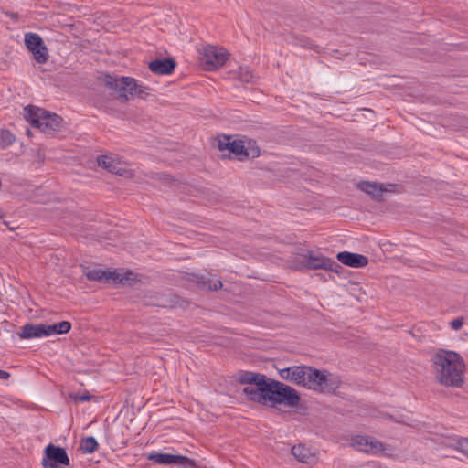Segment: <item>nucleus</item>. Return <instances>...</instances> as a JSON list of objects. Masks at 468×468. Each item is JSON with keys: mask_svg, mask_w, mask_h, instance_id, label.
Listing matches in <instances>:
<instances>
[{"mask_svg": "<svg viewBox=\"0 0 468 468\" xmlns=\"http://www.w3.org/2000/svg\"><path fill=\"white\" fill-rule=\"evenodd\" d=\"M24 116L34 128H37L41 133L48 135H54L58 132L63 121L56 113H50L32 105L24 108Z\"/></svg>", "mask_w": 468, "mask_h": 468, "instance_id": "obj_1", "label": "nucleus"}, {"mask_svg": "<svg viewBox=\"0 0 468 468\" xmlns=\"http://www.w3.org/2000/svg\"><path fill=\"white\" fill-rule=\"evenodd\" d=\"M103 83L106 87L119 93L120 98L126 101L134 97L145 98L148 95V88L139 85L135 79L130 77H113L105 75Z\"/></svg>", "mask_w": 468, "mask_h": 468, "instance_id": "obj_2", "label": "nucleus"}, {"mask_svg": "<svg viewBox=\"0 0 468 468\" xmlns=\"http://www.w3.org/2000/svg\"><path fill=\"white\" fill-rule=\"evenodd\" d=\"M300 400V395L293 388L269 378L265 390V405L270 402L271 406L283 404L293 408L298 406Z\"/></svg>", "mask_w": 468, "mask_h": 468, "instance_id": "obj_3", "label": "nucleus"}, {"mask_svg": "<svg viewBox=\"0 0 468 468\" xmlns=\"http://www.w3.org/2000/svg\"><path fill=\"white\" fill-rule=\"evenodd\" d=\"M303 387L309 389L320 390L322 392H334L338 385L335 381L328 378L322 371L312 367H306L304 369Z\"/></svg>", "mask_w": 468, "mask_h": 468, "instance_id": "obj_4", "label": "nucleus"}, {"mask_svg": "<svg viewBox=\"0 0 468 468\" xmlns=\"http://www.w3.org/2000/svg\"><path fill=\"white\" fill-rule=\"evenodd\" d=\"M229 56V54L225 48L207 45L201 52L200 60L205 70L212 71L222 67Z\"/></svg>", "mask_w": 468, "mask_h": 468, "instance_id": "obj_5", "label": "nucleus"}, {"mask_svg": "<svg viewBox=\"0 0 468 468\" xmlns=\"http://www.w3.org/2000/svg\"><path fill=\"white\" fill-rule=\"evenodd\" d=\"M41 463L44 468H65L69 465V458L64 448L49 443L44 449Z\"/></svg>", "mask_w": 468, "mask_h": 468, "instance_id": "obj_6", "label": "nucleus"}, {"mask_svg": "<svg viewBox=\"0 0 468 468\" xmlns=\"http://www.w3.org/2000/svg\"><path fill=\"white\" fill-rule=\"evenodd\" d=\"M435 371H444L446 368H452L455 371L456 368L464 367L462 357L459 354L453 351L444 349L438 350L431 358Z\"/></svg>", "mask_w": 468, "mask_h": 468, "instance_id": "obj_7", "label": "nucleus"}, {"mask_svg": "<svg viewBox=\"0 0 468 468\" xmlns=\"http://www.w3.org/2000/svg\"><path fill=\"white\" fill-rule=\"evenodd\" d=\"M147 458L161 465H176L179 468H198L195 460L183 455L153 452Z\"/></svg>", "mask_w": 468, "mask_h": 468, "instance_id": "obj_8", "label": "nucleus"}, {"mask_svg": "<svg viewBox=\"0 0 468 468\" xmlns=\"http://www.w3.org/2000/svg\"><path fill=\"white\" fill-rule=\"evenodd\" d=\"M25 44L27 49L33 54L34 59L39 63H46L48 58V50L43 39L36 33L25 35Z\"/></svg>", "mask_w": 468, "mask_h": 468, "instance_id": "obj_9", "label": "nucleus"}, {"mask_svg": "<svg viewBox=\"0 0 468 468\" xmlns=\"http://www.w3.org/2000/svg\"><path fill=\"white\" fill-rule=\"evenodd\" d=\"M351 446L357 451L370 454H378L387 449V446L376 438L363 435L353 437Z\"/></svg>", "mask_w": 468, "mask_h": 468, "instance_id": "obj_10", "label": "nucleus"}, {"mask_svg": "<svg viewBox=\"0 0 468 468\" xmlns=\"http://www.w3.org/2000/svg\"><path fill=\"white\" fill-rule=\"evenodd\" d=\"M307 270H324L339 273L342 266L330 258L307 250Z\"/></svg>", "mask_w": 468, "mask_h": 468, "instance_id": "obj_11", "label": "nucleus"}, {"mask_svg": "<svg viewBox=\"0 0 468 468\" xmlns=\"http://www.w3.org/2000/svg\"><path fill=\"white\" fill-rule=\"evenodd\" d=\"M464 367L456 368L455 371H452V368H446L442 371H435V378L436 380L446 387H461L463 379V372Z\"/></svg>", "mask_w": 468, "mask_h": 468, "instance_id": "obj_12", "label": "nucleus"}, {"mask_svg": "<svg viewBox=\"0 0 468 468\" xmlns=\"http://www.w3.org/2000/svg\"><path fill=\"white\" fill-rule=\"evenodd\" d=\"M336 259L344 265L352 268H361L368 264L367 257L349 251H341L336 254Z\"/></svg>", "mask_w": 468, "mask_h": 468, "instance_id": "obj_13", "label": "nucleus"}, {"mask_svg": "<svg viewBox=\"0 0 468 468\" xmlns=\"http://www.w3.org/2000/svg\"><path fill=\"white\" fill-rule=\"evenodd\" d=\"M176 67V61L172 58H156L149 63V69L152 72L159 75H169Z\"/></svg>", "mask_w": 468, "mask_h": 468, "instance_id": "obj_14", "label": "nucleus"}, {"mask_svg": "<svg viewBox=\"0 0 468 468\" xmlns=\"http://www.w3.org/2000/svg\"><path fill=\"white\" fill-rule=\"evenodd\" d=\"M305 366H293L280 370L282 378L292 382L296 385H302L304 382Z\"/></svg>", "mask_w": 468, "mask_h": 468, "instance_id": "obj_15", "label": "nucleus"}, {"mask_svg": "<svg viewBox=\"0 0 468 468\" xmlns=\"http://www.w3.org/2000/svg\"><path fill=\"white\" fill-rule=\"evenodd\" d=\"M193 281L203 291H217L222 287L221 281L211 273L194 275Z\"/></svg>", "mask_w": 468, "mask_h": 468, "instance_id": "obj_16", "label": "nucleus"}, {"mask_svg": "<svg viewBox=\"0 0 468 468\" xmlns=\"http://www.w3.org/2000/svg\"><path fill=\"white\" fill-rule=\"evenodd\" d=\"M266 385L267 381H261V383L254 384V386L245 387L242 392L248 399L265 405Z\"/></svg>", "mask_w": 468, "mask_h": 468, "instance_id": "obj_17", "label": "nucleus"}, {"mask_svg": "<svg viewBox=\"0 0 468 468\" xmlns=\"http://www.w3.org/2000/svg\"><path fill=\"white\" fill-rule=\"evenodd\" d=\"M18 336L21 339H32L46 336L45 324H26L21 327Z\"/></svg>", "mask_w": 468, "mask_h": 468, "instance_id": "obj_18", "label": "nucleus"}, {"mask_svg": "<svg viewBox=\"0 0 468 468\" xmlns=\"http://www.w3.org/2000/svg\"><path fill=\"white\" fill-rule=\"evenodd\" d=\"M97 163L99 166L116 175L122 176L125 172V169L122 166V164L110 155H99L97 158Z\"/></svg>", "mask_w": 468, "mask_h": 468, "instance_id": "obj_19", "label": "nucleus"}, {"mask_svg": "<svg viewBox=\"0 0 468 468\" xmlns=\"http://www.w3.org/2000/svg\"><path fill=\"white\" fill-rule=\"evenodd\" d=\"M358 188L378 201H381L383 199V194L388 191L383 184L371 183L368 181L360 182Z\"/></svg>", "mask_w": 468, "mask_h": 468, "instance_id": "obj_20", "label": "nucleus"}, {"mask_svg": "<svg viewBox=\"0 0 468 468\" xmlns=\"http://www.w3.org/2000/svg\"><path fill=\"white\" fill-rule=\"evenodd\" d=\"M172 294H159L157 292H151L144 295V303L145 305L149 306L167 308L172 306V301L170 300Z\"/></svg>", "mask_w": 468, "mask_h": 468, "instance_id": "obj_21", "label": "nucleus"}, {"mask_svg": "<svg viewBox=\"0 0 468 468\" xmlns=\"http://www.w3.org/2000/svg\"><path fill=\"white\" fill-rule=\"evenodd\" d=\"M237 380L243 385H254L261 383V381H268L269 378L261 373L242 371L237 377Z\"/></svg>", "mask_w": 468, "mask_h": 468, "instance_id": "obj_22", "label": "nucleus"}, {"mask_svg": "<svg viewBox=\"0 0 468 468\" xmlns=\"http://www.w3.org/2000/svg\"><path fill=\"white\" fill-rule=\"evenodd\" d=\"M292 454L300 462L304 463H314L315 456L313 454L309 448L304 445L299 444L292 448Z\"/></svg>", "mask_w": 468, "mask_h": 468, "instance_id": "obj_23", "label": "nucleus"}, {"mask_svg": "<svg viewBox=\"0 0 468 468\" xmlns=\"http://www.w3.org/2000/svg\"><path fill=\"white\" fill-rule=\"evenodd\" d=\"M46 336L52 335H62L69 332L71 324L68 321H62L54 324H45Z\"/></svg>", "mask_w": 468, "mask_h": 468, "instance_id": "obj_24", "label": "nucleus"}, {"mask_svg": "<svg viewBox=\"0 0 468 468\" xmlns=\"http://www.w3.org/2000/svg\"><path fill=\"white\" fill-rule=\"evenodd\" d=\"M111 271H103L101 269H92L88 270L86 271V277L90 281H97V282H109L112 280V277H109V273H111Z\"/></svg>", "mask_w": 468, "mask_h": 468, "instance_id": "obj_25", "label": "nucleus"}, {"mask_svg": "<svg viewBox=\"0 0 468 468\" xmlns=\"http://www.w3.org/2000/svg\"><path fill=\"white\" fill-rule=\"evenodd\" d=\"M109 277H112V280L115 282H119L122 284H130L131 281H133V272L131 271H127L124 273L119 272L117 270L112 271L111 273H109Z\"/></svg>", "mask_w": 468, "mask_h": 468, "instance_id": "obj_26", "label": "nucleus"}, {"mask_svg": "<svg viewBox=\"0 0 468 468\" xmlns=\"http://www.w3.org/2000/svg\"><path fill=\"white\" fill-rule=\"evenodd\" d=\"M98 442L92 436L85 437L80 441V449L84 453H92L98 449Z\"/></svg>", "mask_w": 468, "mask_h": 468, "instance_id": "obj_27", "label": "nucleus"}, {"mask_svg": "<svg viewBox=\"0 0 468 468\" xmlns=\"http://www.w3.org/2000/svg\"><path fill=\"white\" fill-rule=\"evenodd\" d=\"M307 250L304 253H299L292 256V259L290 260V263L292 265V268L295 270H302L306 269L307 270Z\"/></svg>", "mask_w": 468, "mask_h": 468, "instance_id": "obj_28", "label": "nucleus"}, {"mask_svg": "<svg viewBox=\"0 0 468 468\" xmlns=\"http://www.w3.org/2000/svg\"><path fill=\"white\" fill-rule=\"evenodd\" d=\"M229 153L234 154L235 155H244L249 156L247 149L245 148L242 141H230L229 150Z\"/></svg>", "mask_w": 468, "mask_h": 468, "instance_id": "obj_29", "label": "nucleus"}, {"mask_svg": "<svg viewBox=\"0 0 468 468\" xmlns=\"http://www.w3.org/2000/svg\"><path fill=\"white\" fill-rule=\"evenodd\" d=\"M15 141V135L8 130H2L0 133V144L2 147L11 145Z\"/></svg>", "mask_w": 468, "mask_h": 468, "instance_id": "obj_30", "label": "nucleus"}, {"mask_svg": "<svg viewBox=\"0 0 468 468\" xmlns=\"http://www.w3.org/2000/svg\"><path fill=\"white\" fill-rule=\"evenodd\" d=\"M254 76L253 73L248 69H240L238 74V79L241 82L250 83L252 82Z\"/></svg>", "mask_w": 468, "mask_h": 468, "instance_id": "obj_31", "label": "nucleus"}, {"mask_svg": "<svg viewBox=\"0 0 468 468\" xmlns=\"http://www.w3.org/2000/svg\"><path fill=\"white\" fill-rule=\"evenodd\" d=\"M231 137L229 135H221L218 137V147L220 151L229 150Z\"/></svg>", "mask_w": 468, "mask_h": 468, "instance_id": "obj_32", "label": "nucleus"}, {"mask_svg": "<svg viewBox=\"0 0 468 468\" xmlns=\"http://www.w3.org/2000/svg\"><path fill=\"white\" fill-rule=\"evenodd\" d=\"M459 450L468 456V438H463L458 441Z\"/></svg>", "mask_w": 468, "mask_h": 468, "instance_id": "obj_33", "label": "nucleus"}, {"mask_svg": "<svg viewBox=\"0 0 468 468\" xmlns=\"http://www.w3.org/2000/svg\"><path fill=\"white\" fill-rule=\"evenodd\" d=\"M463 324V318L458 317L451 321L450 325L453 330H459Z\"/></svg>", "mask_w": 468, "mask_h": 468, "instance_id": "obj_34", "label": "nucleus"}, {"mask_svg": "<svg viewBox=\"0 0 468 468\" xmlns=\"http://www.w3.org/2000/svg\"><path fill=\"white\" fill-rule=\"evenodd\" d=\"M301 45H302L303 47L307 48H311V49H314V50L318 51V50H317L318 46H316V45H313V44L311 43V41H310L309 39L305 38V37H304V38H303V39H301Z\"/></svg>", "mask_w": 468, "mask_h": 468, "instance_id": "obj_35", "label": "nucleus"}, {"mask_svg": "<svg viewBox=\"0 0 468 468\" xmlns=\"http://www.w3.org/2000/svg\"><path fill=\"white\" fill-rule=\"evenodd\" d=\"M90 399H91V396L89 394H84V395L75 397V399H77L79 401H89Z\"/></svg>", "mask_w": 468, "mask_h": 468, "instance_id": "obj_36", "label": "nucleus"}, {"mask_svg": "<svg viewBox=\"0 0 468 468\" xmlns=\"http://www.w3.org/2000/svg\"><path fill=\"white\" fill-rule=\"evenodd\" d=\"M10 377V374L7 371L0 370V378L7 379Z\"/></svg>", "mask_w": 468, "mask_h": 468, "instance_id": "obj_37", "label": "nucleus"}, {"mask_svg": "<svg viewBox=\"0 0 468 468\" xmlns=\"http://www.w3.org/2000/svg\"><path fill=\"white\" fill-rule=\"evenodd\" d=\"M10 230H14L16 227L15 226H11L10 223L8 221H4L3 222Z\"/></svg>", "mask_w": 468, "mask_h": 468, "instance_id": "obj_38", "label": "nucleus"}, {"mask_svg": "<svg viewBox=\"0 0 468 468\" xmlns=\"http://www.w3.org/2000/svg\"><path fill=\"white\" fill-rule=\"evenodd\" d=\"M259 154H260L259 149H256V150L252 151V157L258 156Z\"/></svg>", "mask_w": 468, "mask_h": 468, "instance_id": "obj_39", "label": "nucleus"}, {"mask_svg": "<svg viewBox=\"0 0 468 468\" xmlns=\"http://www.w3.org/2000/svg\"><path fill=\"white\" fill-rule=\"evenodd\" d=\"M27 133L28 135H31V131H30L29 129H27Z\"/></svg>", "mask_w": 468, "mask_h": 468, "instance_id": "obj_40", "label": "nucleus"}]
</instances>
